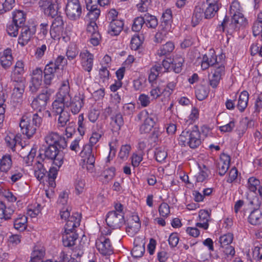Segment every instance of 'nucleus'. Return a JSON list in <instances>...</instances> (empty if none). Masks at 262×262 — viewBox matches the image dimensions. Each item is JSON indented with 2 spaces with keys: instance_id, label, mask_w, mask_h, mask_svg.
I'll return each mask as SVG.
<instances>
[{
  "instance_id": "obj_1",
  "label": "nucleus",
  "mask_w": 262,
  "mask_h": 262,
  "mask_svg": "<svg viewBox=\"0 0 262 262\" xmlns=\"http://www.w3.org/2000/svg\"><path fill=\"white\" fill-rule=\"evenodd\" d=\"M230 13L232 15L231 23L229 24V17L225 15L223 21L217 26L216 31L227 33L239 32L247 26V20L241 12V6L238 2L234 1L232 3Z\"/></svg>"
},
{
  "instance_id": "obj_2",
  "label": "nucleus",
  "mask_w": 262,
  "mask_h": 262,
  "mask_svg": "<svg viewBox=\"0 0 262 262\" xmlns=\"http://www.w3.org/2000/svg\"><path fill=\"white\" fill-rule=\"evenodd\" d=\"M25 14L23 11L16 10L13 12L12 21L7 26V33H35L36 25L34 23L25 25Z\"/></svg>"
},
{
  "instance_id": "obj_3",
  "label": "nucleus",
  "mask_w": 262,
  "mask_h": 262,
  "mask_svg": "<svg viewBox=\"0 0 262 262\" xmlns=\"http://www.w3.org/2000/svg\"><path fill=\"white\" fill-rule=\"evenodd\" d=\"M178 141L179 144L181 146H188L192 149L198 147L202 143L199 127L194 125L191 129L183 130L180 135Z\"/></svg>"
},
{
  "instance_id": "obj_4",
  "label": "nucleus",
  "mask_w": 262,
  "mask_h": 262,
  "mask_svg": "<svg viewBox=\"0 0 262 262\" xmlns=\"http://www.w3.org/2000/svg\"><path fill=\"white\" fill-rule=\"evenodd\" d=\"M42 122V118L37 113H27L23 116L19 126L23 134L28 138L32 137Z\"/></svg>"
},
{
  "instance_id": "obj_5",
  "label": "nucleus",
  "mask_w": 262,
  "mask_h": 262,
  "mask_svg": "<svg viewBox=\"0 0 262 262\" xmlns=\"http://www.w3.org/2000/svg\"><path fill=\"white\" fill-rule=\"evenodd\" d=\"M51 112H48L49 116L51 114L55 117L58 116L57 126L65 127L70 121V114L68 111L65 110V104L60 101H53L52 104Z\"/></svg>"
},
{
  "instance_id": "obj_6",
  "label": "nucleus",
  "mask_w": 262,
  "mask_h": 262,
  "mask_svg": "<svg viewBox=\"0 0 262 262\" xmlns=\"http://www.w3.org/2000/svg\"><path fill=\"white\" fill-rule=\"evenodd\" d=\"M70 207H63L60 211V218L62 220L67 221L64 229L67 230L73 229L80 225L81 222V214L78 212L73 213L70 215Z\"/></svg>"
},
{
  "instance_id": "obj_7",
  "label": "nucleus",
  "mask_w": 262,
  "mask_h": 262,
  "mask_svg": "<svg viewBox=\"0 0 262 262\" xmlns=\"http://www.w3.org/2000/svg\"><path fill=\"white\" fill-rule=\"evenodd\" d=\"M155 115L152 113L149 114L146 110L140 112L137 116L139 120L143 119V123L139 127V132L141 134H147L154 128L156 124Z\"/></svg>"
},
{
  "instance_id": "obj_8",
  "label": "nucleus",
  "mask_w": 262,
  "mask_h": 262,
  "mask_svg": "<svg viewBox=\"0 0 262 262\" xmlns=\"http://www.w3.org/2000/svg\"><path fill=\"white\" fill-rule=\"evenodd\" d=\"M53 92V91L51 89H48V88L42 90L41 92L32 101L31 105L32 108L39 112L45 110Z\"/></svg>"
},
{
  "instance_id": "obj_9",
  "label": "nucleus",
  "mask_w": 262,
  "mask_h": 262,
  "mask_svg": "<svg viewBox=\"0 0 262 262\" xmlns=\"http://www.w3.org/2000/svg\"><path fill=\"white\" fill-rule=\"evenodd\" d=\"M58 147L48 145L44 150V156L45 158L52 160L53 164L59 168L63 163V155Z\"/></svg>"
},
{
  "instance_id": "obj_10",
  "label": "nucleus",
  "mask_w": 262,
  "mask_h": 262,
  "mask_svg": "<svg viewBox=\"0 0 262 262\" xmlns=\"http://www.w3.org/2000/svg\"><path fill=\"white\" fill-rule=\"evenodd\" d=\"M82 12L79 0H68L66 7V13L71 20L79 18Z\"/></svg>"
},
{
  "instance_id": "obj_11",
  "label": "nucleus",
  "mask_w": 262,
  "mask_h": 262,
  "mask_svg": "<svg viewBox=\"0 0 262 262\" xmlns=\"http://www.w3.org/2000/svg\"><path fill=\"white\" fill-rule=\"evenodd\" d=\"M105 221L107 226L113 229L120 228L125 222L124 213L109 211L106 215Z\"/></svg>"
},
{
  "instance_id": "obj_12",
  "label": "nucleus",
  "mask_w": 262,
  "mask_h": 262,
  "mask_svg": "<svg viewBox=\"0 0 262 262\" xmlns=\"http://www.w3.org/2000/svg\"><path fill=\"white\" fill-rule=\"evenodd\" d=\"M42 70L40 68L32 70L29 85V90L31 93H36L40 89L42 82Z\"/></svg>"
},
{
  "instance_id": "obj_13",
  "label": "nucleus",
  "mask_w": 262,
  "mask_h": 262,
  "mask_svg": "<svg viewBox=\"0 0 262 262\" xmlns=\"http://www.w3.org/2000/svg\"><path fill=\"white\" fill-rule=\"evenodd\" d=\"M45 141L48 145L58 146L64 149L67 146L66 138L56 132H50L45 137Z\"/></svg>"
},
{
  "instance_id": "obj_14",
  "label": "nucleus",
  "mask_w": 262,
  "mask_h": 262,
  "mask_svg": "<svg viewBox=\"0 0 262 262\" xmlns=\"http://www.w3.org/2000/svg\"><path fill=\"white\" fill-rule=\"evenodd\" d=\"M96 247L98 251L103 255H109L113 253V247L110 239L104 236H100L96 240Z\"/></svg>"
},
{
  "instance_id": "obj_15",
  "label": "nucleus",
  "mask_w": 262,
  "mask_h": 262,
  "mask_svg": "<svg viewBox=\"0 0 262 262\" xmlns=\"http://www.w3.org/2000/svg\"><path fill=\"white\" fill-rule=\"evenodd\" d=\"M70 101H65V106L69 107L72 113L77 114L84 105V98L80 94L76 95L73 98H70Z\"/></svg>"
},
{
  "instance_id": "obj_16",
  "label": "nucleus",
  "mask_w": 262,
  "mask_h": 262,
  "mask_svg": "<svg viewBox=\"0 0 262 262\" xmlns=\"http://www.w3.org/2000/svg\"><path fill=\"white\" fill-rule=\"evenodd\" d=\"M57 66L53 64V62L51 61L46 65L43 72V83L46 86H50L52 83V81L55 78V74L58 70L56 69Z\"/></svg>"
},
{
  "instance_id": "obj_17",
  "label": "nucleus",
  "mask_w": 262,
  "mask_h": 262,
  "mask_svg": "<svg viewBox=\"0 0 262 262\" xmlns=\"http://www.w3.org/2000/svg\"><path fill=\"white\" fill-rule=\"evenodd\" d=\"M90 146H84L83 150L81 151L82 157H85L86 168L87 171L92 173L95 170V157L94 154H91V150Z\"/></svg>"
},
{
  "instance_id": "obj_18",
  "label": "nucleus",
  "mask_w": 262,
  "mask_h": 262,
  "mask_svg": "<svg viewBox=\"0 0 262 262\" xmlns=\"http://www.w3.org/2000/svg\"><path fill=\"white\" fill-rule=\"evenodd\" d=\"M79 57L81 61L83 69L88 72H90L93 66L94 55L88 50L80 52Z\"/></svg>"
},
{
  "instance_id": "obj_19",
  "label": "nucleus",
  "mask_w": 262,
  "mask_h": 262,
  "mask_svg": "<svg viewBox=\"0 0 262 262\" xmlns=\"http://www.w3.org/2000/svg\"><path fill=\"white\" fill-rule=\"evenodd\" d=\"M14 88L12 94V99L13 101L20 103L22 101L23 95L25 88V80L14 81Z\"/></svg>"
},
{
  "instance_id": "obj_20",
  "label": "nucleus",
  "mask_w": 262,
  "mask_h": 262,
  "mask_svg": "<svg viewBox=\"0 0 262 262\" xmlns=\"http://www.w3.org/2000/svg\"><path fill=\"white\" fill-rule=\"evenodd\" d=\"M78 235L74 231V229L67 230L64 229L62 234V243L64 247L70 248L75 245Z\"/></svg>"
},
{
  "instance_id": "obj_21",
  "label": "nucleus",
  "mask_w": 262,
  "mask_h": 262,
  "mask_svg": "<svg viewBox=\"0 0 262 262\" xmlns=\"http://www.w3.org/2000/svg\"><path fill=\"white\" fill-rule=\"evenodd\" d=\"M70 87L68 80L62 81L57 94V98L54 101H59L65 104V101L71 97L70 95Z\"/></svg>"
},
{
  "instance_id": "obj_22",
  "label": "nucleus",
  "mask_w": 262,
  "mask_h": 262,
  "mask_svg": "<svg viewBox=\"0 0 262 262\" xmlns=\"http://www.w3.org/2000/svg\"><path fill=\"white\" fill-rule=\"evenodd\" d=\"M225 55L221 54L219 55V63L215 64L213 67L211 69V74L217 76L222 78L225 74Z\"/></svg>"
},
{
  "instance_id": "obj_23",
  "label": "nucleus",
  "mask_w": 262,
  "mask_h": 262,
  "mask_svg": "<svg viewBox=\"0 0 262 262\" xmlns=\"http://www.w3.org/2000/svg\"><path fill=\"white\" fill-rule=\"evenodd\" d=\"M230 162V157L229 155L223 154L221 157L220 161L217 164V168L219 170V174L223 176L227 171L229 168Z\"/></svg>"
},
{
  "instance_id": "obj_24",
  "label": "nucleus",
  "mask_w": 262,
  "mask_h": 262,
  "mask_svg": "<svg viewBox=\"0 0 262 262\" xmlns=\"http://www.w3.org/2000/svg\"><path fill=\"white\" fill-rule=\"evenodd\" d=\"M60 0H53L48 7L45 9V14L52 18H54L58 15H61L59 11V4Z\"/></svg>"
},
{
  "instance_id": "obj_25",
  "label": "nucleus",
  "mask_w": 262,
  "mask_h": 262,
  "mask_svg": "<svg viewBox=\"0 0 262 262\" xmlns=\"http://www.w3.org/2000/svg\"><path fill=\"white\" fill-rule=\"evenodd\" d=\"M42 154H40L37 157V161L34 166V176L38 181H41L47 173V170L44 168L43 164L40 162L42 159Z\"/></svg>"
},
{
  "instance_id": "obj_26",
  "label": "nucleus",
  "mask_w": 262,
  "mask_h": 262,
  "mask_svg": "<svg viewBox=\"0 0 262 262\" xmlns=\"http://www.w3.org/2000/svg\"><path fill=\"white\" fill-rule=\"evenodd\" d=\"M24 73V63L21 60H18L14 66L12 79L13 81L25 80L23 77Z\"/></svg>"
},
{
  "instance_id": "obj_27",
  "label": "nucleus",
  "mask_w": 262,
  "mask_h": 262,
  "mask_svg": "<svg viewBox=\"0 0 262 262\" xmlns=\"http://www.w3.org/2000/svg\"><path fill=\"white\" fill-rule=\"evenodd\" d=\"M14 212V210L11 206H7L4 202L0 201V219L9 220Z\"/></svg>"
},
{
  "instance_id": "obj_28",
  "label": "nucleus",
  "mask_w": 262,
  "mask_h": 262,
  "mask_svg": "<svg viewBox=\"0 0 262 262\" xmlns=\"http://www.w3.org/2000/svg\"><path fill=\"white\" fill-rule=\"evenodd\" d=\"M12 50L10 48H7L4 51L3 55L1 57V64L4 69H7L12 65Z\"/></svg>"
},
{
  "instance_id": "obj_29",
  "label": "nucleus",
  "mask_w": 262,
  "mask_h": 262,
  "mask_svg": "<svg viewBox=\"0 0 262 262\" xmlns=\"http://www.w3.org/2000/svg\"><path fill=\"white\" fill-rule=\"evenodd\" d=\"M45 255V250L43 247L35 246L31 254V260L36 262H45L43 258Z\"/></svg>"
},
{
  "instance_id": "obj_30",
  "label": "nucleus",
  "mask_w": 262,
  "mask_h": 262,
  "mask_svg": "<svg viewBox=\"0 0 262 262\" xmlns=\"http://www.w3.org/2000/svg\"><path fill=\"white\" fill-rule=\"evenodd\" d=\"M209 91L210 89L208 85L202 84H198L195 87V96L199 100H203L208 96Z\"/></svg>"
},
{
  "instance_id": "obj_31",
  "label": "nucleus",
  "mask_w": 262,
  "mask_h": 262,
  "mask_svg": "<svg viewBox=\"0 0 262 262\" xmlns=\"http://www.w3.org/2000/svg\"><path fill=\"white\" fill-rule=\"evenodd\" d=\"M249 93L247 91H242L238 97L237 108L241 112H243L247 106L249 101Z\"/></svg>"
},
{
  "instance_id": "obj_32",
  "label": "nucleus",
  "mask_w": 262,
  "mask_h": 262,
  "mask_svg": "<svg viewBox=\"0 0 262 262\" xmlns=\"http://www.w3.org/2000/svg\"><path fill=\"white\" fill-rule=\"evenodd\" d=\"M150 83V96L152 99H157L163 95V85L160 83L151 82Z\"/></svg>"
},
{
  "instance_id": "obj_33",
  "label": "nucleus",
  "mask_w": 262,
  "mask_h": 262,
  "mask_svg": "<svg viewBox=\"0 0 262 262\" xmlns=\"http://www.w3.org/2000/svg\"><path fill=\"white\" fill-rule=\"evenodd\" d=\"M13 226L16 230L24 231L27 227V217L25 215H18L17 217L14 219Z\"/></svg>"
},
{
  "instance_id": "obj_34",
  "label": "nucleus",
  "mask_w": 262,
  "mask_h": 262,
  "mask_svg": "<svg viewBox=\"0 0 262 262\" xmlns=\"http://www.w3.org/2000/svg\"><path fill=\"white\" fill-rule=\"evenodd\" d=\"M12 166V157L10 155H4L0 160V171L5 173L8 172Z\"/></svg>"
},
{
  "instance_id": "obj_35",
  "label": "nucleus",
  "mask_w": 262,
  "mask_h": 262,
  "mask_svg": "<svg viewBox=\"0 0 262 262\" xmlns=\"http://www.w3.org/2000/svg\"><path fill=\"white\" fill-rule=\"evenodd\" d=\"M248 222L253 225H257L262 223V212L258 209H254L250 214L248 218Z\"/></svg>"
},
{
  "instance_id": "obj_36",
  "label": "nucleus",
  "mask_w": 262,
  "mask_h": 262,
  "mask_svg": "<svg viewBox=\"0 0 262 262\" xmlns=\"http://www.w3.org/2000/svg\"><path fill=\"white\" fill-rule=\"evenodd\" d=\"M146 78L143 76H140L133 81V88L136 91L141 92L146 86Z\"/></svg>"
},
{
  "instance_id": "obj_37",
  "label": "nucleus",
  "mask_w": 262,
  "mask_h": 262,
  "mask_svg": "<svg viewBox=\"0 0 262 262\" xmlns=\"http://www.w3.org/2000/svg\"><path fill=\"white\" fill-rule=\"evenodd\" d=\"M124 23L122 20L113 19L108 27L110 31L114 33H121L123 29Z\"/></svg>"
},
{
  "instance_id": "obj_38",
  "label": "nucleus",
  "mask_w": 262,
  "mask_h": 262,
  "mask_svg": "<svg viewBox=\"0 0 262 262\" xmlns=\"http://www.w3.org/2000/svg\"><path fill=\"white\" fill-rule=\"evenodd\" d=\"M184 61V58L181 55H176L173 57L172 62V68L176 73H180L182 71Z\"/></svg>"
},
{
  "instance_id": "obj_39",
  "label": "nucleus",
  "mask_w": 262,
  "mask_h": 262,
  "mask_svg": "<svg viewBox=\"0 0 262 262\" xmlns=\"http://www.w3.org/2000/svg\"><path fill=\"white\" fill-rule=\"evenodd\" d=\"M203 14L204 15L203 8L200 6H195L192 16V23L193 27L202 20Z\"/></svg>"
},
{
  "instance_id": "obj_40",
  "label": "nucleus",
  "mask_w": 262,
  "mask_h": 262,
  "mask_svg": "<svg viewBox=\"0 0 262 262\" xmlns=\"http://www.w3.org/2000/svg\"><path fill=\"white\" fill-rule=\"evenodd\" d=\"M144 40L143 34H136L132 38L130 41V48L136 51L142 44Z\"/></svg>"
},
{
  "instance_id": "obj_41",
  "label": "nucleus",
  "mask_w": 262,
  "mask_h": 262,
  "mask_svg": "<svg viewBox=\"0 0 262 262\" xmlns=\"http://www.w3.org/2000/svg\"><path fill=\"white\" fill-rule=\"evenodd\" d=\"M141 228V223L129 222L126 228V232L127 234L133 237L138 232Z\"/></svg>"
},
{
  "instance_id": "obj_42",
  "label": "nucleus",
  "mask_w": 262,
  "mask_h": 262,
  "mask_svg": "<svg viewBox=\"0 0 262 262\" xmlns=\"http://www.w3.org/2000/svg\"><path fill=\"white\" fill-rule=\"evenodd\" d=\"M174 48V44L172 42L168 41L158 51V55L159 56L166 55L172 52Z\"/></svg>"
},
{
  "instance_id": "obj_43",
  "label": "nucleus",
  "mask_w": 262,
  "mask_h": 262,
  "mask_svg": "<svg viewBox=\"0 0 262 262\" xmlns=\"http://www.w3.org/2000/svg\"><path fill=\"white\" fill-rule=\"evenodd\" d=\"M10 179L12 184L17 182L22 178L24 175L23 170L21 168L17 167L12 169L11 172Z\"/></svg>"
},
{
  "instance_id": "obj_44",
  "label": "nucleus",
  "mask_w": 262,
  "mask_h": 262,
  "mask_svg": "<svg viewBox=\"0 0 262 262\" xmlns=\"http://www.w3.org/2000/svg\"><path fill=\"white\" fill-rule=\"evenodd\" d=\"M208 6L206 8L204 13L205 18L209 19L213 17L219 9L218 5L208 4Z\"/></svg>"
},
{
  "instance_id": "obj_45",
  "label": "nucleus",
  "mask_w": 262,
  "mask_h": 262,
  "mask_svg": "<svg viewBox=\"0 0 262 262\" xmlns=\"http://www.w3.org/2000/svg\"><path fill=\"white\" fill-rule=\"evenodd\" d=\"M177 81L169 82L167 83L166 86H163V96L169 97L173 93L177 86Z\"/></svg>"
},
{
  "instance_id": "obj_46",
  "label": "nucleus",
  "mask_w": 262,
  "mask_h": 262,
  "mask_svg": "<svg viewBox=\"0 0 262 262\" xmlns=\"http://www.w3.org/2000/svg\"><path fill=\"white\" fill-rule=\"evenodd\" d=\"M88 123V122L84 119L83 114H81L79 115L78 116V127L77 129L81 136H83L84 135Z\"/></svg>"
},
{
  "instance_id": "obj_47",
  "label": "nucleus",
  "mask_w": 262,
  "mask_h": 262,
  "mask_svg": "<svg viewBox=\"0 0 262 262\" xmlns=\"http://www.w3.org/2000/svg\"><path fill=\"white\" fill-rule=\"evenodd\" d=\"M79 53L78 48L75 45H71L69 46L66 52V56L69 60H72L75 59Z\"/></svg>"
},
{
  "instance_id": "obj_48",
  "label": "nucleus",
  "mask_w": 262,
  "mask_h": 262,
  "mask_svg": "<svg viewBox=\"0 0 262 262\" xmlns=\"http://www.w3.org/2000/svg\"><path fill=\"white\" fill-rule=\"evenodd\" d=\"M54 18L55 19L53 21L52 24L50 27V33H52V32H53L54 33L58 32V28L60 27L63 25V20L61 15H58Z\"/></svg>"
},
{
  "instance_id": "obj_49",
  "label": "nucleus",
  "mask_w": 262,
  "mask_h": 262,
  "mask_svg": "<svg viewBox=\"0 0 262 262\" xmlns=\"http://www.w3.org/2000/svg\"><path fill=\"white\" fill-rule=\"evenodd\" d=\"M260 185V181L254 177H250L248 180V188L249 190L255 192L257 189V187Z\"/></svg>"
},
{
  "instance_id": "obj_50",
  "label": "nucleus",
  "mask_w": 262,
  "mask_h": 262,
  "mask_svg": "<svg viewBox=\"0 0 262 262\" xmlns=\"http://www.w3.org/2000/svg\"><path fill=\"white\" fill-rule=\"evenodd\" d=\"M15 0H0L3 9H0V14L10 11L14 6Z\"/></svg>"
},
{
  "instance_id": "obj_51",
  "label": "nucleus",
  "mask_w": 262,
  "mask_h": 262,
  "mask_svg": "<svg viewBox=\"0 0 262 262\" xmlns=\"http://www.w3.org/2000/svg\"><path fill=\"white\" fill-rule=\"evenodd\" d=\"M101 137V134L97 132H93L90 138L89 143L85 146H90L91 148V154H94L93 146L95 145Z\"/></svg>"
},
{
  "instance_id": "obj_52",
  "label": "nucleus",
  "mask_w": 262,
  "mask_h": 262,
  "mask_svg": "<svg viewBox=\"0 0 262 262\" xmlns=\"http://www.w3.org/2000/svg\"><path fill=\"white\" fill-rule=\"evenodd\" d=\"M233 234L230 233L221 236L219 238L221 247L230 245L233 241Z\"/></svg>"
},
{
  "instance_id": "obj_53",
  "label": "nucleus",
  "mask_w": 262,
  "mask_h": 262,
  "mask_svg": "<svg viewBox=\"0 0 262 262\" xmlns=\"http://www.w3.org/2000/svg\"><path fill=\"white\" fill-rule=\"evenodd\" d=\"M116 169L114 167H111L105 169L102 176L105 180V182H108L112 180L115 176Z\"/></svg>"
},
{
  "instance_id": "obj_54",
  "label": "nucleus",
  "mask_w": 262,
  "mask_h": 262,
  "mask_svg": "<svg viewBox=\"0 0 262 262\" xmlns=\"http://www.w3.org/2000/svg\"><path fill=\"white\" fill-rule=\"evenodd\" d=\"M145 23V21L142 17L135 18L132 26V30L134 32H139Z\"/></svg>"
},
{
  "instance_id": "obj_55",
  "label": "nucleus",
  "mask_w": 262,
  "mask_h": 262,
  "mask_svg": "<svg viewBox=\"0 0 262 262\" xmlns=\"http://www.w3.org/2000/svg\"><path fill=\"white\" fill-rule=\"evenodd\" d=\"M98 7H92L91 8H89L87 10L89 12L87 16L89 17L91 21H95L99 17L100 11L97 8Z\"/></svg>"
},
{
  "instance_id": "obj_56",
  "label": "nucleus",
  "mask_w": 262,
  "mask_h": 262,
  "mask_svg": "<svg viewBox=\"0 0 262 262\" xmlns=\"http://www.w3.org/2000/svg\"><path fill=\"white\" fill-rule=\"evenodd\" d=\"M130 149L131 146L129 144L122 145L119 153V157L122 160L127 159Z\"/></svg>"
},
{
  "instance_id": "obj_57",
  "label": "nucleus",
  "mask_w": 262,
  "mask_h": 262,
  "mask_svg": "<svg viewBox=\"0 0 262 262\" xmlns=\"http://www.w3.org/2000/svg\"><path fill=\"white\" fill-rule=\"evenodd\" d=\"M99 75L101 80L100 82L104 84L107 82L110 77V72L106 67H102L100 69Z\"/></svg>"
},
{
  "instance_id": "obj_58",
  "label": "nucleus",
  "mask_w": 262,
  "mask_h": 262,
  "mask_svg": "<svg viewBox=\"0 0 262 262\" xmlns=\"http://www.w3.org/2000/svg\"><path fill=\"white\" fill-rule=\"evenodd\" d=\"M167 156V152L164 149L160 148L156 149L155 157L157 161L161 163L165 160Z\"/></svg>"
},
{
  "instance_id": "obj_59",
  "label": "nucleus",
  "mask_w": 262,
  "mask_h": 262,
  "mask_svg": "<svg viewBox=\"0 0 262 262\" xmlns=\"http://www.w3.org/2000/svg\"><path fill=\"white\" fill-rule=\"evenodd\" d=\"M253 254L257 259H262V244L255 243Z\"/></svg>"
},
{
  "instance_id": "obj_60",
  "label": "nucleus",
  "mask_w": 262,
  "mask_h": 262,
  "mask_svg": "<svg viewBox=\"0 0 262 262\" xmlns=\"http://www.w3.org/2000/svg\"><path fill=\"white\" fill-rule=\"evenodd\" d=\"M145 21V23L148 28H155L158 25L157 19L152 15H148Z\"/></svg>"
},
{
  "instance_id": "obj_61",
  "label": "nucleus",
  "mask_w": 262,
  "mask_h": 262,
  "mask_svg": "<svg viewBox=\"0 0 262 262\" xmlns=\"http://www.w3.org/2000/svg\"><path fill=\"white\" fill-rule=\"evenodd\" d=\"M211 74V75H209L208 77L209 85L212 88L215 89L217 87L222 78H220L217 76L213 75V74Z\"/></svg>"
},
{
  "instance_id": "obj_62",
  "label": "nucleus",
  "mask_w": 262,
  "mask_h": 262,
  "mask_svg": "<svg viewBox=\"0 0 262 262\" xmlns=\"http://www.w3.org/2000/svg\"><path fill=\"white\" fill-rule=\"evenodd\" d=\"M159 212L163 217H167L170 213L168 205L166 203H162L159 207Z\"/></svg>"
},
{
  "instance_id": "obj_63",
  "label": "nucleus",
  "mask_w": 262,
  "mask_h": 262,
  "mask_svg": "<svg viewBox=\"0 0 262 262\" xmlns=\"http://www.w3.org/2000/svg\"><path fill=\"white\" fill-rule=\"evenodd\" d=\"M5 141L7 145L12 150H15V146L16 144V141H15V138L14 134H10L7 135L5 137Z\"/></svg>"
},
{
  "instance_id": "obj_64",
  "label": "nucleus",
  "mask_w": 262,
  "mask_h": 262,
  "mask_svg": "<svg viewBox=\"0 0 262 262\" xmlns=\"http://www.w3.org/2000/svg\"><path fill=\"white\" fill-rule=\"evenodd\" d=\"M138 101L140 105L143 107L148 106L150 103V97L145 94H141L139 95Z\"/></svg>"
}]
</instances>
